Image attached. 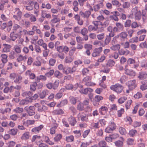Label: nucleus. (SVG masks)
<instances>
[{
    "label": "nucleus",
    "instance_id": "f257e3e1",
    "mask_svg": "<svg viewBox=\"0 0 147 147\" xmlns=\"http://www.w3.org/2000/svg\"><path fill=\"white\" fill-rule=\"evenodd\" d=\"M131 11L136 20L139 21L141 19L142 14L140 10L138 7H136L133 8Z\"/></svg>",
    "mask_w": 147,
    "mask_h": 147
},
{
    "label": "nucleus",
    "instance_id": "f03ea898",
    "mask_svg": "<svg viewBox=\"0 0 147 147\" xmlns=\"http://www.w3.org/2000/svg\"><path fill=\"white\" fill-rule=\"evenodd\" d=\"M110 88L111 90L115 91L117 93H120L121 92L123 89V86L119 84L112 85Z\"/></svg>",
    "mask_w": 147,
    "mask_h": 147
},
{
    "label": "nucleus",
    "instance_id": "7ed1b4c3",
    "mask_svg": "<svg viewBox=\"0 0 147 147\" xmlns=\"http://www.w3.org/2000/svg\"><path fill=\"white\" fill-rule=\"evenodd\" d=\"M126 84L130 91L133 90L137 86V84L135 80L128 81L126 82Z\"/></svg>",
    "mask_w": 147,
    "mask_h": 147
},
{
    "label": "nucleus",
    "instance_id": "20e7f679",
    "mask_svg": "<svg viewBox=\"0 0 147 147\" xmlns=\"http://www.w3.org/2000/svg\"><path fill=\"white\" fill-rule=\"evenodd\" d=\"M91 77L88 76L85 77L83 79L82 82L85 84V85L88 86H94L95 84L93 82H91Z\"/></svg>",
    "mask_w": 147,
    "mask_h": 147
},
{
    "label": "nucleus",
    "instance_id": "39448f33",
    "mask_svg": "<svg viewBox=\"0 0 147 147\" xmlns=\"http://www.w3.org/2000/svg\"><path fill=\"white\" fill-rule=\"evenodd\" d=\"M24 109L30 116L34 115L35 114V109L34 106H30L28 107H26Z\"/></svg>",
    "mask_w": 147,
    "mask_h": 147
},
{
    "label": "nucleus",
    "instance_id": "423d86ee",
    "mask_svg": "<svg viewBox=\"0 0 147 147\" xmlns=\"http://www.w3.org/2000/svg\"><path fill=\"white\" fill-rule=\"evenodd\" d=\"M102 47H101L95 48L93 50V52L92 54V57H95L99 56L102 52Z\"/></svg>",
    "mask_w": 147,
    "mask_h": 147
},
{
    "label": "nucleus",
    "instance_id": "0eeeda50",
    "mask_svg": "<svg viewBox=\"0 0 147 147\" xmlns=\"http://www.w3.org/2000/svg\"><path fill=\"white\" fill-rule=\"evenodd\" d=\"M117 35L118 36V38H119L120 41L122 42H123L127 39L128 34L126 32H122Z\"/></svg>",
    "mask_w": 147,
    "mask_h": 147
},
{
    "label": "nucleus",
    "instance_id": "6e6552de",
    "mask_svg": "<svg viewBox=\"0 0 147 147\" xmlns=\"http://www.w3.org/2000/svg\"><path fill=\"white\" fill-rule=\"evenodd\" d=\"M127 63L128 64L130 65L131 66L132 64H133V66L132 67L135 69L137 68L139 66V65L132 58H130L128 59L127 60Z\"/></svg>",
    "mask_w": 147,
    "mask_h": 147
},
{
    "label": "nucleus",
    "instance_id": "1a4fd4ad",
    "mask_svg": "<svg viewBox=\"0 0 147 147\" xmlns=\"http://www.w3.org/2000/svg\"><path fill=\"white\" fill-rule=\"evenodd\" d=\"M77 117L79 120L80 119L81 121H87L88 120V116L82 113H79L77 115Z\"/></svg>",
    "mask_w": 147,
    "mask_h": 147
},
{
    "label": "nucleus",
    "instance_id": "9d476101",
    "mask_svg": "<svg viewBox=\"0 0 147 147\" xmlns=\"http://www.w3.org/2000/svg\"><path fill=\"white\" fill-rule=\"evenodd\" d=\"M79 91L81 93L86 95L89 92L91 93L92 92L93 90L90 88H87L84 89H80Z\"/></svg>",
    "mask_w": 147,
    "mask_h": 147
},
{
    "label": "nucleus",
    "instance_id": "9b49d317",
    "mask_svg": "<svg viewBox=\"0 0 147 147\" xmlns=\"http://www.w3.org/2000/svg\"><path fill=\"white\" fill-rule=\"evenodd\" d=\"M34 2L32 1H28L27 5L25 6L26 9L28 11H31L34 8Z\"/></svg>",
    "mask_w": 147,
    "mask_h": 147
},
{
    "label": "nucleus",
    "instance_id": "f8f14e48",
    "mask_svg": "<svg viewBox=\"0 0 147 147\" xmlns=\"http://www.w3.org/2000/svg\"><path fill=\"white\" fill-rule=\"evenodd\" d=\"M49 94V91L47 89L43 90L39 93V97L41 99H43L45 96Z\"/></svg>",
    "mask_w": 147,
    "mask_h": 147
},
{
    "label": "nucleus",
    "instance_id": "ddd939ff",
    "mask_svg": "<svg viewBox=\"0 0 147 147\" xmlns=\"http://www.w3.org/2000/svg\"><path fill=\"white\" fill-rule=\"evenodd\" d=\"M16 32L13 31L9 35L10 40L14 41L18 37L19 35L18 34L16 33Z\"/></svg>",
    "mask_w": 147,
    "mask_h": 147
},
{
    "label": "nucleus",
    "instance_id": "4468645a",
    "mask_svg": "<svg viewBox=\"0 0 147 147\" xmlns=\"http://www.w3.org/2000/svg\"><path fill=\"white\" fill-rule=\"evenodd\" d=\"M147 77V74L146 71H142L139 72L138 74V78L140 80H144Z\"/></svg>",
    "mask_w": 147,
    "mask_h": 147
},
{
    "label": "nucleus",
    "instance_id": "2eb2a0df",
    "mask_svg": "<svg viewBox=\"0 0 147 147\" xmlns=\"http://www.w3.org/2000/svg\"><path fill=\"white\" fill-rule=\"evenodd\" d=\"M91 12L89 11H87L85 12L80 11V14L81 16L84 18L88 19L91 14Z\"/></svg>",
    "mask_w": 147,
    "mask_h": 147
},
{
    "label": "nucleus",
    "instance_id": "dca6fc26",
    "mask_svg": "<svg viewBox=\"0 0 147 147\" xmlns=\"http://www.w3.org/2000/svg\"><path fill=\"white\" fill-rule=\"evenodd\" d=\"M99 111L101 115H105L107 113L108 108L106 106H102L99 109Z\"/></svg>",
    "mask_w": 147,
    "mask_h": 147
},
{
    "label": "nucleus",
    "instance_id": "f3484780",
    "mask_svg": "<svg viewBox=\"0 0 147 147\" xmlns=\"http://www.w3.org/2000/svg\"><path fill=\"white\" fill-rule=\"evenodd\" d=\"M125 73L126 74L130 76H134L136 74L135 72L131 70H130L127 68L126 66L125 68Z\"/></svg>",
    "mask_w": 147,
    "mask_h": 147
},
{
    "label": "nucleus",
    "instance_id": "a211bd4d",
    "mask_svg": "<svg viewBox=\"0 0 147 147\" xmlns=\"http://www.w3.org/2000/svg\"><path fill=\"white\" fill-rule=\"evenodd\" d=\"M114 36L112 35V34H109L108 35H107L104 40V44L105 45H108L111 41V37H113Z\"/></svg>",
    "mask_w": 147,
    "mask_h": 147
},
{
    "label": "nucleus",
    "instance_id": "6ab92c4d",
    "mask_svg": "<svg viewBox=\"0 0 147 147\" xmlns=\"http://www.w3.org/2000/svg\"><path fill=\"white\" fill-rule=\"evenodd\" d=\"M103 2H100L98 4L94 5L93 7L94 10L95 11H98L100 8L103 7Z\"/></svg>",
    "mask_w": 147,
    "mask_h": 147
},
{
    "label": "nucleus",
    "instance_id": "aec40b11",
    "mask_svg": "<svg viewBox=\"0 0 147 147\" xmlns=\"http://www.w3.org/2000/svg\"><path fill=\"white\" fill-rule=\"evenodd\" d=\"M64 113V112L61 109H57L53 110L52 113L54 115H61Z\"/></svg>",
    "mask_w": 147,
    "mask_h": 147
},
{
    "label": "nucleus",
    "instance_id": "412c9836",
    "mask_svg": "<svg viewBox=\"0 0 147 147\" xmlns=\"http://www.w3.org/2000/svg\"><path fill=\"white\" fill-rule=\"evenodd\" d=\"M69 123L72 126H74L75 125L77 122V121L75 118L72 116L70 117L68 119Z\"/></svg>",
    "mask_w": 147,
    "mask_h": 147
},
{
    "label": "nucleus",
    "instance_id": "4be33fe9",
    "mask_svg": "<svg viewBox=\"0 0 147 147\" xmlns=\"http://www.w3.org/2000/svg\"><path fill=\"white\" fill-rule=\"evenodd\" d=\"M11 110V109L9 108H7L3 109V108H1L0 109V113L2 115H4L6 113H9Z\"/></svg>",
    "mask_w": 147,
    "mask_h": 147
},
{
    "label": "nucleus",
    "instance_id": "5701e85b",
    "mask_svg": "<svg viewBox=\"0 0 147 147\" xmlns=\"http://www.w3.org/2000/svg\"><path fill=\"white\" fill-rule=\"evenodd\" d=\"M27 57L26 55L23 56L21 54H19L16 59V61L18 62H20L23 61H25L27 59Z\"/></svg>",
    "mask_w": 147,
    "mask_h": 147
},
{
    "label": "nucleus",
    "instance_id": "b1692460",
    "mask_svg": "<svg viewBox=\"0 0 147 147\" xmlns=\"http://www.w3.org/2000/svg\"><path fill=\"white\" fill-rule=\"evenodd\" d=\"M25 75L28 76L30 79H34L36 77L34 73H32L31 71L29 70H28L26 71Z\"/></svg>",
    "mask_w": 147,
    "mask_h": 147
},
{
    "label": "nucleus",
    "instance_id": "393cba45",
    "mask_svg": "<svg viewBox=\"0 0 147 147\" xmlns=\"http://www.w3.org/2000/svg\"><path fill=\"white\" fill-rule=\"evenodd\" d=\"M18 131V130L17 129L13 128L10 129L8 132L9 134L15 136L17 134Z\"/></svg>",
    "mask_w": 147,
    "mask_h": 147
},
{
    "label": "nucleus",
    "instance_id": "a878e982",
    "mask_svg": "<svg viewBox=\"0 0 147 147\" xmlns=\"http://www.w3.org/2000/svg\"><path fill=\"white\" fill-rule=\"evenodd\" d=\"M43 128V125H41L39 126L33 128L32 130V131L35 133L38 132Z\"/></svg>",
    "mask_w": 147,
    "mask_h": 147
},
{
    "label": "nucleus",
    "instance_id": "bb28decb",
    "mask_svg": "<svg viewBox=\"0 0 147 147\" xmlns=\"http://www.w3.org/2000/svg\"><path fill=\"white\" fill-rule=\"evenodd\" d=\"M99 30L97 32V33L98 34L96 35L97 38L99 40H103L105 37V34L103 33L99 34Z\"/></svg>",
    "mask_w": 147,
    "mask_h": 147
},
{
    "label": "nucleus",
    "instance_id": "cd10ccee",
    "mask_svg": "<svg viewBox=\"0 0 147 147\" xmlns=\"http://www.w3.org/2000/svg\"><path fill=\"white\" fill-rule=\"evenodd\" d=\"M35 123V121L32 120H28L26 121L23 122V125H24L26 126L33 124Z\"/></svg>",
    "mask_w": 147,
    "mask_h": 147
},
{
    "label": "nucleus",
    "instance_id": "c85d7f7f",
    "mask_svg": "<svg viewBox=\"0 0 147 147\" xmlns=\"http://www.w3.org/2000/svg\"><path fill=\"white\" fill-rule=\"evenodd\" d=\"M122 139V141L119 140H117L115 142V144L116 146L117 147H122L123 145V142L124 139L122 137L121 138Z\"/></svg>",
    "mask_w": 147,
    "mask_h": 147
},
{
    "label": "nucleus",
    "instance_id": "c756f323",
    "mask_svg": "<svg viewBox=\"0 0 147 147\" xmlns=\"http://www.w3.org/2000/svg\"><path fill=\"white\" fill-rule=\"evenodd\" d=\"M32 93L30 91H26L23 92L22 94V96L26 98L31 97L32 95Z\"/></svg>",
    "mask_w": 147,
    "mask_h": 147
},
{
    "label": "nucleus",
    "instance_id": "7c9ffc66",
    "mask_svg": "<svg viewBox=\"0 0 147 147\" xmlns=\"http://www.w3.org/2000/svg\"><path fill=\"white\" fill-rule=\"evenodd\" d=\"M13 50L17 54H19L21 53L20 47L17 45H16L14 46Z\"/></svg>",
    "mask_w": 147,
    "mask_h": 147
},
{
    "label": "nucleus",
    "instance_id": "2f4dec72",
    "mask_svg": "<svg viewBox=\"0 0 147 147\" xmlns=\"http://www.w3.org/2000/svg\"><path fill=\"white\" fill-rule=\"evenodd\" d=\"M48 110L47 107L44 105L42 106H40L37 109V111L39 112H42L43 111H45Z\"/></svg>",
    "mask_w": 147,
    "mask_h": 147
},
{
    "label": "nucleus",
    "instance_id": "473e14b6",
    "mask_svg": "<svg viewBox=\"0 0 147 147\" xmlns=\"http://www.w3.org/2000/svg\"><path fill=\"white\" fill-rule=\"evenodd\" d=\"M115 63V62L113 60L110 59L108 61L106 65L107 67H112L114 66Z\"/></svg>",
    "mask_w": 147,
    "mask_h": 147
},
{
    "label": "nucleus",
    "instance_id": "72a5a7b5",
    "mask_svg": "<svg viewBox=\"0 0 147 147\" xmlns=\"http://www.w3.org/2000/svg\"><path fill=\"white\" fill-rule=\"evenodd\" d=\"M24 109L22 108L17 107L16 108L13 110V111L16 113H20L24 111Z\"/></svg>",
    "mask_w": 147,
    "mask_h": 147
},
{
    "label": "nucleus",
    "instance_id": "f704fd0d",
    "mask_svg": "<svg viewBox=\"0 0 147 147\" xmlns=\"http://www.w3.org/2000/svg\"><path fill=\"white\" fill-rule=\"evenodd\" d=\"M63 73L67 75L71 72V69L70 67L68 66L65 67L63 70Z\"/></svg>",
    "mask_w": 147,
    "mask_h": 147
},
{
    "label": "nucleus",
    "instance_id": "c9c22d12",
    "mask_svg": "<svg viewBox=\"0 0 147 147\" xmlns=\"http://www.w3.org/2000/svg\"><path fill=\"white\" fill-rule=\"evenodd\" d=\"M52 16L55 17L53 19L51 20V22L52 25V24L56 23L60 21V19L59 18H57V16H55L54 15H53Z\"/></svg>",
    "mask_w": 147,
    "mask_h": 147
},
{
    "label": "nucleus",
    "instance_id": "e433bc0d",
    "mask_svg": "<svg viewBox=\"0 0 147 147\" xmlns=\"http://www.w3.org/2000/svg\"><path fill=\"white\" fill-rule=\"evenodd\" d=\"M116 26L119 30V31H123L124 29L123 24L120 22L116 23Z\"/></svg>",
    "mask_w": 147,
    "mask_h": 147
},
{
    "label": "nucleus",
    "instance_id": "4c0bfd02",
    "mask_svg": "<svg viewBox=\"0 0 147 147\" xmlns=\"http://www.w3.org/2000/svg\"><path fill=\"white\" fill-rule=\"evenodd\" d=\"M111 3L113 5L116 7H119L121 5V3L117 0H112Z\"/></svg>",
    "mask_w": 147,
    "mask_h": 147
},
{
    "label": "nucleus",
    "instance_id": "58836bf2",
    "mask_svg": "<svg viewBox=\"0 0 147 147\" xmlns=\"http://www.w3.org/2000/svg\"><path fill=\"white\" fill-rule=\"evenodd\" d=\"M54 74L55 76L58 78L59 79L62 77V74L58 70L55 71Z\"/></svg>",
    "mask_w": 147,
    "mask_h": 147
},
{
    "label": "nucleus",
    "instance_id": "ea45409f",
    "mask_svg": "<svg viewBox=\"0 0 147 147\" xmlns=\"http://www.w3.org/2000/svg\"><path fill=\"white\" fill-rule=\"evenodd\" d=\"M29 133L28 132H26L23 134L21 137V139L22 140H27L29 138Z\"/></svg>",
    "mask_w": 147,
    "mask_h": 147
},
{
    "label": "nucleus",
    "instance_id": "a19ab883",
    "mask_svg": "<svg viewBox=\"0 0 147 147\" xmlns=\"http://www.w3.org/2000/svg\"><path fill=\"white\" fill-rule=\"evenodd\" d=\"M1 61L3 64L5 63L8 61L7 59V55L5 54H2L1 55Z\"/></svg>",
    "mask_w": 147,
    "mask_h": 147
},
{
    "label": "nucleus",
    "instance_id": "79ce46f5",
    "mask_svg": "<svg viewBox=\"0 0 147 147\" xmlns=\"http://www.w3.org/2000/svg\"><path fill=\"white\" fill-rule=\"evenodd\" d=\"M68 103V101L67 100L65 99L61 101L59 104H58L57 105L58 107H61L64 105L67 104Z\"/></svg>",
    "mask_w": 147,
    "mask_h": 147
},
{
    "label": "nucleus",
    "instance_id": "37998d69",
    "mask_svg": "<svg viewBox=\"0 0 147 147\" xmlns=\"http://www.w3.org/2000/svg\"><path fill=\"white\" fill-rule=\"evenodd\" d=\"M9 57L11 59H14L16 57H17V54L15 51H12L10 53Z\"/></svg>",
    "mask_w": 147,
    "mask_h": 147
},
{
    "label": "nucleus",
    "instance_id": "c03bdc74",
    "mask_svg": "<svg viewBox=\"0 0 147 147\" xmlns=\"http://www.w3.org/2000/svg\"><path fill=\"white\" fill-rule=\"evenodd\" d=\"M76 108L78 110L80 111H82L84 109L83 104L80 102L77 105Z\"/></svg>",
    "mask_w": 147,
    "mask_h": 147
},
{
    "label": "nucleus",
    "instance_id": "a18cd8bd",
    "mask_svg": "<svg viewBox=\"0 0 147 147\" xmlns=\"http://www.w3.org/2000/svg\"><path fill=\"white\" fill-rule=\"evenodd\" d=\"M58 126V124H55V125H54L50 129V133L51 134H53L55 133V130L57 128V127Z\"/></svg>",
    "mask_w": 147,
    "mask_h": 147
},
{
    "label": "nucleus",
    "instance_id": "49530a36",
    "mask_svg": "<svg viewBox=\"0 0 147 147\" xmlns=\"http://www.w3.org/2000/svg\"><path fill=\"white\" fill-rule=\"evenodd\" d=\"M16 79L14 80V82L16 84H20L22 81V78L21 76H17Z\"/></svg>",
    "mask_w": 147,
    "mask_h": 147
},
{
    "label": "nucleus",
    "instance_id": "de8ad7c7",
    "mask_svg": "<svg viewBox=\"0 0 147 147\" xmlns=\"http://www.w3.org/2000/svg\"><path fill=\"white\" fill-rule=\"evenodd\" d=\"M62 135L61 134H59L57 135L54 138V141L56 142L59 141L62 138Z\"/></svg>",
    "mask_w": 147,
    "mask_h": 147
},
{
    "label": "nucleus",
    "instance_id": "09e8293b",
    "mask_svg": "<svg viewBox=\"0 0 147 147\" xmlns=\"http://www.w3.org/2000/svg\"><path fill=\"white\" fill-rule=\"evenodd\" d=\"M120 48V46L119 44H117L115 45H113L111 47V49L113 51L119 50Z\"/></svg>",
    "mask_w": 147,
    "mask_h": 147
},
{
    "label": "nucleus",
    "instance_id": "8fccbe9b",
    "mask_svg": "<svg viewBox=\"0 0 147 147\" xmlns=\"http://www.w3.org/2000/svg\"><path fill=\"white\" fill-rule=\"evenodd\" d=\"M14 87L15 89L17 90L16 91L15 96H18L20 95V93L18 90L21 89V87L20 86L17 85L16 86H14Z\"/></svg>",
    "mask_w": 147,
    "mask_h": 147
},
{
    "label": "nucleus",
    "instance_id": "3c124183",
    "mask_svg": "<svg viewBox=\"0 0 147 147\" xmlns=\"http://www.w3.org/2000/svg\"><path fill=\"white\" fill-rule=\"evenodd\" d=\"M127 99L126 96H123L120 98L118 100V102L119 104H122Z\"/></svg>",
    "mask_w": 147,
    "mask_h": 147
},
{
    "label": "nucleus",
    "instance_id": "603ef678",
    "mask_svg": "<svg viewBox=\"0 0 147 147\" xmlns=\"http://www.w3.org/2000/svg\"><path fill=\"white\" fill-rule=\"evenodd\" d=\"M103 97L101 96L96 95L94 98V102H98L103 99Z\"/></svg>",
    "mask_w": 147,
    "mask_h": 147
},
{
    "label": "nucleus",
    "instance_id": "864d4df0",
    "mask_svg": "<svg viewBox=\"0 0 147 147\" xmlns=\"http://www.w3.org/2000/svg\"><path fill=\"white\" fill-rule=\"evenodd\" d=\"M54 73V70L53 69H51L50 70V71L46 73L45 74V76L48 77L50 78L52 76Z\"/></svg>",
    "mask_w": 147,
    "mask_h": 147
},
{
    "label": "nucleus",
    "instance_id": "5fc2aeb1",
    "mask_svg": "<svg viewBox=\"0 0 147 147\" xmlns=\"http://www.w3.org/2000/svg\"><path fill=\"white\" fill-rule=\"evenodd\" d=\"M66 140L68 142H71L74 141V138L73 136L71 135L67 136L65 138Z\"/></svg>",
    "mask_w": 147,
    "mask_h": 147
},
{
    "label": "nucleus",
    "instance_id": "6e6d98bb",
    "mask_svg": "<svg viewBox=\"0 0 147 147\" xmlns=\"http://www.w3.org/2000/svg\"><path fill=\"white\" fill-rule=\"evenodd\" d=\"M29 100V98H27L25 100H23L20 102L19 104L20 105H26L28 103L30 102H28Z\"/></svg>",
    "mask_w": 147,
    "mask_h": 147
},
{
    "label": "nucleus",
    "instance_id": "4d7b16f0",
    "mask_svg": "<svg viewBox=\"0 0 147 147\" xmlns=\"http://www.w3.org/2000/svg\"><path fill=\"white\" fill-rule=\"evenodd\" d=\"M69 100L70 102L72 104L75 105L77 102V98L72 96H71L69 97Z\"/></svg>",
    "mask_w": 147,
    "mask_h": 147
},
{
    "label": "nucleus",
    "instance_id": "13d9d810",
    "mask_svg": "<svg viewBox=\"0 0 147 147\" xmlns=\"http://www.w3.org/2000/svg\"><path fill=\"white\" fill-rule=\"evenodd\" d=\"M59 84L58 81H55L53 84L52 83V88L54 90H56L58 88Z\"/></svg>",
    "mask_w": 147,
    "mask_h": 147
},
{
    "label": "nucleus",
    "instance_id": "bf43d9fd",
    "mask_svg": "<svg viewBox=\"0 0 147 147\" xmlns=\"http://www.w3.org/2000/svg\"><path fill=\"white\" fill-rule=\"evenodd\" d=\"M37 86V84L36 82H34L30 85V89L33 91H34L36 90V87Z\"/></svg>",
    "mask_w": 147,
    "mask_h": 147
},
{
    "label": "nucleus",
    "instance_id": "052dcab7",
    "mask_svg": "<svg viewBox=\"0 0 147 147\" xmlns=\"http://www.w3.org/2000/svg\"><path fill=\"white\" fill-rule=\"evenodd\" d=\"M138 38L136 36L135 37L132 38L129 40V43H133L137 42L138 41Z\"/></svg>",
    "mask_w": 147,
    "mask_h": 147
},
{
    "label": "nucleus",
    "instance_id": "680f3d73",
    "mask_svg": "<svg viewBox=\"0 0 147 147\" xmlns=\"http://www.w3.org/2000/svg\"><path fill=\"white\" fill-rule=\"evenodd\" d=\"M38 95L37 94H35L33 96H31V97L29 98V100L28 102H32V100H35L38 98Z\"/></svg>",
    "mask_w": 147,
    "mask_h": 147
},
{
    "label": "nucleus",
    "instance_id": "e2e57ef3",
    "mask_svg": "<svg viewBox=\"0 0 147 147\" xmlns=\"http://www.w3.org/2000/svg\"><path fill=\"white\" fill-rule=\"evenodd\" d=\"M132 102L131 100H128L126 103L125 106L127 109H129L130 107V105Z\"/></svg>",
    "mask_w": 147,
    "mask_h": 147
},
{
    "label": "nucleus",
    "instance_id": "0e129e2a",
    "mask_svg": "<svg viewBox=\"0 0 147 147\" xmlns=\"http://www.w3.org/2000/svg\"><path fill=\"white\" fill-rule=\"evenodd\" d=\"M69 109L71 111L73 115H76L77 113L76 109L73 106L70 107L69 108Z\"/></svg>",
    "mask_w": 147,
    "mask_h": 147
},
{
    "label": "nucleus",
    "instance_id": "69168bd1",
    "mask_svg": "<svg viewBox=\"0 0 147 147\" xmlns=\"http://www.w3.org/2000/svg\"><path fill=\"white\" fill-rule=\"evenodd\" d=\"M10 119L13 121H16L18 118V115L16 114H14L10 116Z\"/></svg>",
    "mask_w": 147,
    "mask_h": 147
},
{
    "label": "nucleus",
    "instance_id": "338daca9",
    "mask_svg": "<svg viewBox=\"0 0 147 147\" xmlns=\"http://www.w3.org/2000/svg\"><path fill=\"white\" fill-rule=\"evenodd\" d=\"M80 33L82 35H86L88 33V30L86 28H84L81 30Z\"/></svg>",
    "mask_w": 147,
    "mask_h": 147
},
{
    "label": "nucleus",
    "instance_id": "774afa93",
    "mask_svg": "<svg viewBox=\"0 0 147 147\" xmlns=\"http://www.w3.org/2000/svg\"><path fill=\"white\" fill-rule=\"evenodd\" d=\"M140 47L142 49L147 48V43L146 41L140 43L139 45Z\"/></svg>",
    "mask_w": 147,
    "mask_h": 147
}]
</instances>
